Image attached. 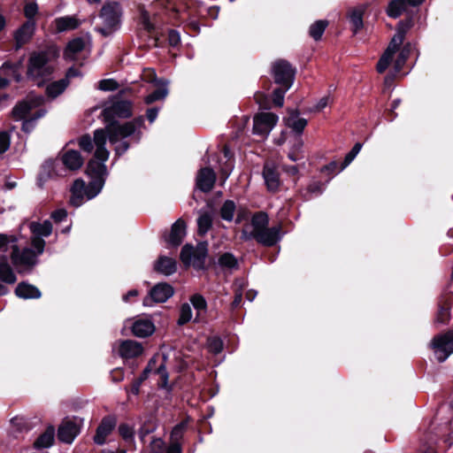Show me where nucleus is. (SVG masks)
Wrapping results in <instances>:
<instances>
[{
  "instance_id": "58836bf2",
  "label": "nucleus",
  "mask_w": 453,
  "mask_h": 453,
  "mask_svg": "<svg viewBox=\"0 0 453 453\" xmlns=\"http://www.w3.org/2000/svg\"><path fill=\"white\" fill-rule=\"evenodd\" d=\"M303 141L297 137L292 146L291 150L288 152V158L294 162L298 161L303 157Z\"/></svg>"
},
{
  "instance_id": "f8f14e48",
  "label": "nucleus",
  "mask_w": 453,
  "mask_h": 453,
  "mask_svg": "<svg viewBox=\"0 0 453 453\" xmlns=\"http://www.w3.org/2000/svg\"><path fill=\"white\" fill-rule=\"evenodd\" d=\"M121 15L120 6L116 2L106 3L101 11V18L104 21V27L97 30L104 35H109L119 23Z\"/></svg>"
},
{
  "instance_id": "7ed1b4c3",
  "label": "nucleus",
  "mask_w": 453,
  "mask_h": 453,
  "mask_svg": "<svg viewBox=\"0 0 453 453\" xmlns=\"http://www.w3.org/2000/svg\"><path fill=\"white\" fill-rule=\"evenodd\" d=\"M44 98L41 96L29 95L13 108V118L16 120H24L22 124L24 132H31L35 128V121L46 114V110L37 109L42 104Z\"/></svg>"
},
{
  "instance_id": "5fc2aeb1",
  "label": "nucleus",
  "mask_w": 453,
  "mask_h": 453,
  "mask_svg": "<svg viewBox=\"0 0 453 453\" xmlns=\"http://www.w3.org/2000/svg\"><path fill=\"white\" fill-rule=\"evenodd\" d=\"M38 7L35 3H30L26 4L24 12L25 16L27 18V20H34L35 15L37 13Z\"/></svg>"
},
{
  "instance_id": "bb28decb",
  "label": "nucleus",
  "mask_w": 453,
  "mask_h": 453,
  "mask_svg": "<svg viewBox=\"0 0 453 453\" xmlns=\"http://www.w3.org/2000/svg\"><path fill=\"white\" fill-rule=\"evenodd\" d=\"M85 45V41L81 37L71 40L65 50V58L72 61L76 60L77 55L84 50Z\"/></svg>"
},
{
  "instance_id": "473e14b6",
  "label": "nucleus",
  "mask_w": 453,
  "mask_h": 453,
  "mask_svg": "<svg viewBox=\"0 0 453 453\" xmlns=\"http://www.w3.org/2000/svg\"><path fill=\"white\" fill-rule=\"evenodd\" d=\"M67 85L68 81H66L65 79L52 82L47 86V95L51 98H55L65 89Z\"/></svg>"
},
{
  "instance_id": "20e7f679",
  "label": "nucleus",
  "mask_w": 453,
  "mask_h": 453,
  "mask_svg": "<svg viewBox=\"0 0 453 453\" xmlns=\"http://www.w3.org/2000/svg\"><path fill=\"white\" fill-rule=\"evenodd\" d=\"M403 38L404 31L399 29L377 64L379 73L385 72L392 62H394V68L396 73L402 70L410 54V50L406 47L399 50Z\"/></svg>"
},
{
  "instance_id": "c756f323",
  "label": "nucleus",
  "mask_w": 453,
  "mask_h": 453,
  "mask_svg": "<svg viewBox=\"0 0 453 453\" xmlns=\"http://www.w3.org/2000/svg\"><path fill=\"white\" fill-rule=\"evenodd\" d=\"M62 175L61 172L58 169V162L55 160H47L42 165V169L39 174V180H45L48 178H51L53 176H60Z\"/></svg>"
},
{
  "instance_id": "f704fd0d",
  "label": "nucleus",
  "mask_w": 453,
  "mask_h": 453,
  "mask_svg": "<svg viewBox=\"0 0 453 453\" xmlns=\"http://www.w3.org/2000/svg\"><path fill=\"white\" fill-rule=\"evenodd\" d=\"M363 7L353 9L349 12V19L351 25L353 26V31L355 34L357 33V31L363 27Z\"/></svg>"
},
{
  "instance_id": "f3484780",
  "label": "nucleus",
  "mask_w": 453,
  "mask_h": 453,
  "mask_svg": "<svg viewBox=\"0 0 453 453\" xmlns=\"http://www.w3.org/2000/svg\"><path fill=\"white\" fill-rule=\"evenodd\" d=\"M117 420L113 416L104 417L96 429L94 436V441L97 445H103L106 441V438L113 431L116 426Z\"/></svg>"
},
{
  "instance_id": "f03ea898",
  "label": "nucleus",
  "mask_w": 453,
  "mask_h": 453,
  "mask_svg": "<svg viewBox=\"0 0 453 453\" xmlns=\"http://www.w3.org/2000/svg\"><path fill=\"white\" fill-rule=\"evenodd\" d=\"M269 219L266 213L259 211L254 214L251 221L244 225L242 231L243 240L255 239L265 246H273L280 239V226L268 227Z\"/></svg>"
},
{
  "instance_id": "603ef678",
  "label": "nucleus",
  "mask_w": 453,
  "mask_h": 453,
  "mask_svg": "<svg viewBox=\"0 0 453 453\" xmlns=\"http://www.w3.org/2000/svg\"><path fill=\"white\" fill-rule=\"evenodd\" d=\"M80 147L87 152H91L93 150V142L89 135H83L79 140Z\"/></svg>"
},
{
  "instance_id": "de8ad7c7",
  "label": "nucleus",
  "mask_w": 453,
  "mask_h": 453,
  "mask_svg": "<svg viewBox=\"0 0 453 453\" xmlns=\"http://www.w3.org/2000/svg\"><path fill=\"white\" fill-rule=\"evenodd\" d=\"M288 89H286V87H282V88H276L274 89L273 91V103L275 105L279 106V107H281L283 105V103H284V96H285V93L288 91Z\"/></svg>"
},
{
  "instance_id": "6ab92c4d",
  "label": "nucleus",
  "mask_w": 453,
  "mask_h": 453,
  "mask_svg": "<svg viewBox=\"0 0 453 453\" xmlns=\"http://www.w3.org/2000/svg\"><path fill=\"white\" fill-rule=\"evenodd\" d=\"M215 180L216 175L214 171L209 167H205L199 171L196 177V185L200 190L209 192L212 189Z\"/></svg>"
},
{
  "instance_id": "c9c22d12",
  "label": "nucleus",
  "mask_w": 453,
  "mask_h": 453,
  "mask_svg": "<svg viewBox=\"0 0 453 453\" xmlns=\"http://www.w3.org/2000/svg\"><path fill=\"white\" fill-rule=\"evenodd\" d=\"M211 216L207 212L202 213L197 219L198 234L200 235H204L211 229Z\"/></svg>"
},
{
  "instance_id": "2eb2a0df",
  "label": "nucleus",
  "mask_w": 453,
  "mask_h": 453,
  "mask_svg": "<svg viewBox=\"0 0 453 453\" xmlns=\"http://www.w3.org/2000/svg\"><path fill=\"white\" fill-rule=\"evenodd\" d=\"M173 294V288L167 283H158L143 299V305L151 306L153 303H164Z\"/></svg>"
},
{
  "instance_id": "bf43d9fd",
  "label": "nucleus",
  "mask_w": 453,
  "mask_h": 453,
  "mask_svg": "<svg viewBox=\"0 0 453 453\" xmlns=\"http://www.w3.org/2000/svg\"><path fill=\"white\" fill-rule=\"evenodd\" d=\"M67 217V212L65 209H58L51 213V218L56 222H61Z\"/></svg>"
},
{
  "instance_id": "cd10ccee",
  "label": "nucleus",
  "mask_w": 453,
  "mask_h": 453,
  "mask_svg": "<svg viewBox=\"0 0 453 453\" xmlns=\"http://www.w3.org/2000/svg\"><path fill=\"white\" fill-rule=\"evenodd\" d=\"M176 269L175 260L168 257H160L155 264V270L164 275H171Z\"/></svg>"
},
{
  "instance_id": "2f4dec72",
  "label": "nucleus",
  "mask_w": 453,
  "mask_h": 453,
  "mask_svg": "<svg viewBox=\"0 0 453 453\" xmlns=\"http://www.w3.org/2000/svg\"><path fill=\"white\" fill-rule=\"evenodd\" d=\"M157 86L158 87V88L145 97L144 101L147 104H150L158 100H163L168 95V89L166 88V86H167L166 81L162 82Z\"/></svg>"
},
{
  "instance_id": "a19ab883",
  "label": "nucleus",
  "mask_w": 453,
  "mask_h": 453,
  "mask_svg": "<svg viewBox=\"0 0 453 453\" xmlns=\"http://www.w3.org/2000/svg\"><path fill=\"white\" fill-rule=\"evenodd\" d=\"M362 144L361 143H356L354 147L351 149V150L346 155L344 161L342 162V165L340 168V171H342L345 169L357 157V155L361 150Z\"/></svg>"
},
{
  "instance_id": "72a5a7b5",
  "label": "nucleus",
  "mask_w": 453,
  "mask_h": 453,
  "mask_svg": "<svg viewBox=\"0 0 453 453\" xmlns=\"http://www.w3.org/2000/svg\"><path fill=\"white\" fill-rule=\"evenodd\" d=\"M54 429L48 428L39 438L35 441V448H48L52 445L54 441Z\"/></svg>"
},
{
  "instance_id": "0e129e2a",
  "label": "nucleus",
  "mask_w": 453,
  "mask_h": 453,
  "mask_svg": "<svg viewBox=\"0 0 453 453\" xmlns=\"http://www.w3.org/2000/svg\"><path fill=\"white\" fill-rule=\"evenodd\" d=\"M157 372L160 375V377L164 380V383L165 384L168 380V373L166 372L165 365H161L157 370Z\"/></svg>"
},
{
  "instance_id": "393cba45",
  "label": "nucleus",
  "mask_w": 453,
  "mask_h": 453,
  "mask_svg": "<svg viewBox=\"0 0 453 453\" xmlns=\"http://www.w3.org/2000/svg\"><path fill=\"white\" fill-rule=\"evenodd\" d=\"M81 24V20L76 16L59 17L53 21L55 31L58 33L73 30L79 27Z\"/></svg>"
},
{
  "instance_id": "e2e57ef3",
  "label": "nucleus",
  "mask_w": 453,
  "mask_h": 453,
  "mask_svg": "<svg viewBox=\"0 0 453 453\" xmlns=\"http://www.w3.org/2000/svg\"><path fill=\"white\" fill-rule=\"evenodd\" d=\"M158 110L157 108H150L147 111V118L150 122H153L157 117Z\"/></svg>"
},
{
  "instance_id": "c85d7f7f",
  "label": "nucleus",
  "mask_w": 453,
  "mask_h": 453,
  "mask_svg": "<svg viewBox=\"0 0 453 453\" xmlns=\"http://www.w3.org/2000/svg\"><path fill=\"white\" fill-rule=\"evenodd\" d=\"M15 293L19 297L24 299L39 298L41 296V292L36 287L26 282L19 283L15 289Z\"/></svg>"
},
{
  "instance_id": "1a4fd4ad",
  "label": "nucleus",
  "mask_w": 453,
  "mask_h": 453,
  "mask_svg": "<svg viewBox=\"0 0 453 453\" xmlns=\"http://www.w3.org/2000/svg\"><path fill=\"white\" fill-rule=\"evenodd\" d=\"M15 235L0 234V252H6L9 243L17 244ZM0 280L6 284H14L17 280L16 274L8 262L6 255H0Z\"/></svg>"
},
{
  "instance_id": "a878e982",
  "label": "nucleus",
  "mask_w": 453,
  "mask_h": 453,
  "mask_svg": "<svg viewBox=\"0 0 453 453\" xmlns=\"http://www.w3.org/2000/svg\"><path fill=\"white\" fill-rule=\"evenodd\" d=\"M263 175L266 187L271 191H275L280 186L279 173L275 167L266 164L264 167Z\"/></svg>"
},
{
  "instance_id": "09e8293b",
  "label": "nucleus",
  "mask_w": 453,
  "mask_h": 453,
  "mask_svg": "<svg viewBox=\"0 0 453 453\" xmlns=\"http://www.w3.org/2000/svg\"><path fill=\"white\" fill-rule=\"evenodd\" d=\"M142 79L147 82H152L155 85H159L160 83L165 82L164 81L157 80L155 71L150 68L143 71Z\"/></svg>"
},
{
  "instance_id": "c03bdc74",
  "label": "nucleus",
  "mask_w": 453,
  "mask_h": 453,
  "mask_svg": "<svg viewBox=\"0 0 453 453\" xmlns=\"http://www.w3.org/2000/svg\"><path fill=\"white\" fill-rule=\"evenodd\" d=\"M190 302L193 304L194 308L198 311H203L206 309L207 303L203 296L201 295L196 294L190 298Z\"/></svg>"
},
{
  "instance_id": "69168bd1",
  "label": "nucleus",
  "mask_w": 453,
  "mask_h": 453,
  "mask_svg": "<svg viewBox=\"0 0 453 453\" xmlns=\"http://www.w3.org/2000/svg\"><path fill=\"white\" fill-rule=\"evenodd\" d=\"M167 453H180V447L178 442H172L167 449Z\"/></svg>"
},
{
  "instance_id": "f257e3e1",
  "label": "nucleus",
  "mask_w": 453,
  "mask_h": 453,
  "mask_svg": "<svg viewBox=\"0 0 453 453\" xmlns=\"http://www.w3.org/2000/svg\"><path fill=\"white\" fill-rule=\"evenodd\" d=\"M29 229L34 234L31 240L32 246L30 248L19 249L18 244L12 245L11 260L19 273L23 269H31L36 264V257L42 254L45 247V241L42 237H48L52 233V224L50 220L42 223L31 222Z\"/></svg>"
},
{
  "instance_id": "412c9836",
  "label": "nucleus",
  "mask_w": 453,
  "mask_h": 453,
  "mask_svg": "<svg viewBox=\"0 0 453 453\" xmlns=\"http://www.w3.org/2000/svg\"><path fill=\"white\" fill-rule=\"evenodd\" d=\"M186 235V224L181 219L176 220L171 228L170 234L165 238L166 242L173 247H178Z\"/></svg>"
},
{
  "instance_id": "8fccbe9b",
  "label": "nucleus",
  "mask_w": 453,
  "mask_h": 453,
  "mask_svg": "<svg viewBox=\"0 0 453 453\" xmlns=\"http://www.w3.org/2000/svg\"><path fill=\"white\" fill-rule=\"evenodd\" d=\"M119 432L124 440H130L134 436V430L127 424H121L119 426Z\"/></svg>"
},
{
  "instance_id": "338daca9",
  "label": "nucleus",
  "mask_w": 453,
  "mask_h": 453,
  "mask_svg": "<svg viewBox=\"0 0 453 453\" xmlns=\"http://www.w3.org/2000/svg\"><path fill=\"white\" fill-rule=\"evenodd\" d=\"M78 75H80V72H79L77 69H75V68H70V69L67 71L65 80L67 81L69 78L75 77V76H78Z\"/></svg>"
},
{
  "instance_id": "4d7b16f0",
  "label": "nucleus",
  "mask_w": 453,
  "mask_h": 453,
  "mask_svg": "<svg viewBox=\"0 0 453 453\" xmlns=\"http://www.w3.org/2000/svg\"><path fill=\"white\" fill-rule=\"evenodd\" d=\"M10 146V137L7 133H0V154L5 152Z\"/></svg>"
},
{
  "instance_id": "79ce46f5",
  "label": "nucleus",
  "mask_w": 453,
  "mask_h": 453,
  "mask_svg": "<svg viewBox=\"0 0 453 453\" xmlns=\"http://www.w3.org/2000/svg\"><path fill=\"white\" fill-rule=\"evenodd\" d=\"M192 319V310L188 303H184L180 307V318L178 323L180 325H184L190 321Z\"/></svg>"
},
{
  "instance_id": "4468645a",
  "label": "nucleus",
  "mask_w": 453,
  "mask_h": 453,
  "mask_svg": "<svg viewBox=\"0 0 453 453\" xmlns=\"http://www.w3.org/2000/svg\"><path fill=\"white\" fill-rule=\"evenodd\" d=\"M278 116L272 112H261L254 117L253 132L266 137L278 122Z\"/></svg>"
},
{
  "instance_id": "a18cd8bd",
  "label": "nucleus",
  "mask_w": 453,
  "mask_h": 453,
  "mask_svg": "<svg viewBox=\"0 0 453 453\" xmlns=\"http://www.w3.org/2000/svg\"><path fill=\"white\" fill-rule=\"evenodd\" d=\"M119 87L116 81L113 79L102 80L98 82L97 88L103 91H113Z\"/></svg>"
},
{
  "instance_id": "9b49d317",
  "label": "nucleus",
  "mask_w": 453,
  "mask_h": 453,
  "mask_svg": "<svg viewBox=\"0 0 453 453\" xmlns=\"http://www.w3.org/2000/svg\"><path fill=\"white\" fill-rule=\"evenodd\" d=\"M436 359L444 362L453 353V329L434 337L431 342Z\"/></svg>"
},
{
  "instance_id": "7c9ffc66",
  "label": "nucleus",
  "mask_w": 453,
  "mask_h": 453,
  "mask_svg": "<svg viewBox=\"0 0 453 453\" xmlns=\"http://www.w3.org/2000/svg\"><path fill=\"white\" fill-rule=\"evenodd\" d=\"M408 3L406 0H392L387 8V13L390 18L396 19L406 11Z\"/></svg>"
},
{
  "instance_id": "052dcab7",
  "label": "nucleus",
  "mask_w": 453,
  "mask_h": 453,
  "mask_svg": "<svg viewBox=\"0 0 453 453\" xmlns=\"http://www.w3.org/2000/svg\"><path fill=\"white\" fill-rule=\"evenodd\" d=\"M329 102H330V97L328 96L320 98V100L318 102V104L315 106L316 111L323 110L325 107H326L328 105Z\"/></svg>"
},
{
  "instance_id": "6e6d98bb",
  "label": "nucleus",
  "mask_w": 453,
  "mask_h": 453,
  "mask_svg": "<svg viewBox=\"0 0 453 453\" xmlns=\"http://www.w3.org/2000/svg\"><path fill=\"white\" fill-rule=\"evenodd\" d=\"M156 429V426L153 423L151 422H148V423H145L140 429L139 431V436H140V439L143 441L145 437L152 433L154 430Z\"/></svg>"
},
{
  "instance_id": "49530a36",
  "label": "nucleus",
  "mask_w": 453,
  "mask_h": 453,
  "mask_svg": "<svg viewBox=\"0 0 453 453\" xmlns=\"http://www.w3.org/2000/svg\"><path fill=\"white\" fill-rule=\"evenodd\" d=\"M222 341L218 337H212L208 340V349L211 352L218 354L222 350Z\"/></svg>"
},
{
  "instance_id": "aec40b11",
  "label": "nucleus",
  "mask_w": 453,
  "mask_h": 453,
  "mask_svg": "<svg viewBox=\"0 0 453 453\" xmlns=\"http://www.w3.org/2000/svg\"><path fill=\"white\" fill-rule=\"evenodd\" d=\"M35 30V21L27 20L19 28L14 35L16 49H19L24 44L29 42Z\"/></svg>"
},
{
  "instance_id": "3c124183",
  "label": "nucleus",
  "mask_w": 453,
  "mask_h": 453,
  "mask_svg": "<svg viewBox=\"0 0 453 453\" xmlns=\"http://www.w3.org/2000/svg\"><path fill=\"white\" fill-rule=\"evenodd\" d=\"M165 442L160 438H155L150 442V453H163Z\"/></svg>"
},
{
  "instance_id": "9d476101",
  "label": "nucleus",
  "mask_w": 453,
  "mask_h": 453,
  "mask_svg": "<svg viewBox=\"0 0 453 453\" xmlns=\"http://www.w3.org/2000/svg\"><path fill=\"white\" fill-rule=\"evenodd\" d=\"M207 256V244L200 242L196 247L186 244L180 252V259L186 265H193L201 268L203 265L204 259Z\"/></svg>"
},
{
  "instance_id": "680f3d73",
  "label": "nucleus",
  "mask_w": 453,
  "mask_h": 453,
  "mask_svg": "<svg viewBox=\"0 0 453 453\" xmlns=\"http://www.w3.org/2000/svg\"><path fill=\"white\" fill-rule=\"evenodd\" d=\"M128 147H129V145L127 142H122L116 146V148H115L116 153L118 155H121L127 151Z\"/></svg>"
},
{
  "instance_id": "423d86ee",
  "label": "nucleus",
  "mask_w": 453,
  "mask_h": 453,
  "mask_svg": "<svg viewBox=\"0 0 453 453\" xmlns=\"http://www.w3.org/2000/svg\"><path fill=\"white\" fill-rule=\"evenodd\" d=\"M53 67L49 62L46 52L31 54L27 67V76L40 86L52 73Z\"/></svg>"
},
{
  "instance_id": "b1692460",
  "label": "nucleus",
  "mask_w": 453,
  "mask_h": 453,
  "mask_svg": "<svg viewBox=\"0 0 453 453\" xmlns=\"http://www.w3.org/2000/svg\"><path fill=\"white\" fill-rule=\"evenodd\" d=\"M154 331L155 326L150 319H138L132 325V332L137 337H147Z\"/></svg>"
},
{
  "instance_id": "4be33fe9",
  "label": "nucleus",
  "mask_w": 453,
  "mask_h": 453,
  "mask_svg": "<svg viewBox=\"0 0 453 453\" xmlns=\"http://www.w3.org/2000/svg\"><path fill=\"white\" fill-rule=\"evenodd\" d=\"M142 344L132 340L121 342L119 348V353L123 358L137 357L142 353Z\"/></svg>"
},
{
  "instance_id": "774afa93",
  "label": "nucleus",
  "mask_w": 453,
  "mask_h": 453,
  "mask_svg": "<svg viewBox=\"0 0 453 453\" xmlns=\"http://www.w3.org/2000/svg\"><path fill=\"white\" fill-rule=\"evenodd\" d=\"M138 295V292L137 290L135 289H133V290H130L128 291L124 296H123V300L125 302H127L129 300L130 297L132 296H136Z\"/></svg>"
},
{
  "instance_id": "13d9d810",
  "label": "nucleus",
  "mask_w": 453,
  "mask_h": 453,
  "mask_svg": "<svg viewBox=\"0 0 453 453\" xmlns=\"http://www.w3.org/2000/svg\"><path fill=\"white\" fill-rule=\"evenodd\" d=\"M180 42V34L175 30H170L168 33V42L171 46L175 47Z\"/></svg>"
},
{
  "instance_id": "ddd939ff",
  "label": "nucleus",
  "mask_w": 453,
  "mask_h": 453,
  "mask_svg": "<svg viewBox=\"0 0 453 453\" xmlns=\"http://www.w3.org/2000/svg\"><path fill=\"white\" fill-rule=\"evenodd\" d=\"M272 73L275 83L289 89L295 78V70L285 60L275 61L272 66Z\"/></svg>"
},
{
  "instance_id": "0eeeda50",
  "label": "nucleus",
  "mask_w": 453,
  "mask_h": 453,
  "mask_svg": "<svg viewBox=\"0 0 453 453\" xmlns=\"http://www.w3.org/2000/svg\"><path fill=\"white\" fill-rule=\"evenodd\" d=\"M103 186V180H93L88 186H86L83 180H76L71 188L70 203L76 207L80 206L85 197L87 199L94 198L101 191Z\"/></svg>"
},
{
  "instance_id": "ea45409f",
  "label": "nucleus",
  "mask_w": 453,
  "mask_h": 453,
  "mask_svg": "<svg viewBox=\"0 0 453 453\" xmlns=\"http://www.w3.org/2000/svg\"><path fill=\"white\" fill-rule=\"evenodd\" d=\"M235 204L231 200H226L220 210L221 218L225 220L231 221L234 218Z\"/></svg>"
},
{
  "instance_id": "4c0bfd02",
  "label": "nucleus",
  "mask_w": 453,
  "mask_h": 453,
  "mask_svg": "<svg viewBox=\"0 0 453 453\" xmlns=\"http://www.w3.org/2000/svg\"><path fill=\"white\" fill-rule=\"evenodd\" d=\"M287 124L295 132L300 134L307 125V120L303 118H298L297 116H290L287 119Z\"/></svg>"
},
{
  "instance_id": "6e6552de",
  "label": "nucleus",
  "mask_w": 453,
  "mask_h": 453,
  "mask_svg": "<svg viewBox=\"0 0 453 453\" xmlns=\"http://www.w3.org/2000/svg\"><path fill=\"white\" fill-rule=\"evenodd\" d=\"M143 123V119L138 118L133 121L126 122L122 125L118 122H111L108 124L104 129L106 134V139L109 138L111 143L114 144L122 139H125L132 134H134L136 131L141 127Z\"/></svg>"
},
{
  "instance_id": "39448f33",
  "label": "nucleus",
  "mask_w": 453,
  "mask_h": 453,
  "mask_svg": "<svg viewBox=\"0 0 453 453\" xmlns=\"http://www.w3.org/2000/svg\"><path fill=\"white\" fill-rule=\"evenodd\" d=\"M94 143L96 151L94 158L89 160L87 167V173L90 175L93 180H103L106 175V166L104 162L109 158V151L105 148L106 145V134L102 129H96L94 132Z\"/></svg>"
},
{
  "instance_id": "5701e85b",
  "label": "nucleus",
  "mask_w": 453,
  "mask_h": 453,
  "mask_svg": "<svg viewBox=\"0 0 453 453\" xmlns=\"http://www.w3.org/2000/svg\"><path fill=\"white\" fill-rule=\"evenodd\" d=\"M61 162L70 171H76L83 165V158L79 151L68 150L61 155Z\"/></svg>"
},
{
  "instance_id": "dca6fc26",
  "label": "nucleus",
  "mask_w": 453,
  "mask_h": 453,
  "mask_svg": "<svg viewBox=\"0 0 453 453\" xmlns=\"http://www.w3.org/2000/svg\"><path fill=\"white\" fill-rule=\"evenodd\" d=\"M132 114V104L129 101H117L103 111L104 119L110 121L113 118H128Z\"/></svg>"
},
{
  "instance_id": "a211bd4d",
  "label": "nucleus",
  "mask_w": 453,
  "mask_h": 453,
  "mask_svg": "<svg viewBox=\"0 0 453 453\" xmlns=\"http://www.w3.org/2000/svg\"><path fill=\"white\" fill-rule=\"evenodd\" d=\"M80 433V426L72 420H65L58 428V438L65 443H72Z\"/></svg>"
},
{
  "instance_id": "e433bc0d",
  "label": "nucleus",
  "mask_w": 453,
  "mask_h": 453,
  "mask_svg": "<svg viewBox=\"0 0 453 453\" xmlns=\"http://www.w3.org/2000/svg\"><path fill=\"white\" fill-rule=\"evenodd\" d=\"M328 22L326 20H318L310 27V35L316 41L319 40L326 28Z\"/></svg>"
},
{
  "instance_id": "37998d69",
  "label": "nucleus",
  "mask_w": 453,
  "mask_h": 453,
  "mask_svg": "<svg viewBox=\"0 0 453 453\" xmlns=\"http://www.w3.org/2000/svg\"><path fill=\"white\" fill-rule=\"evenodd\" d=\"M219 263L221 266L226 267L229 269H233V268L236 267V265H237L236 258L230 253L223 254L219 257Z\"/></svg>"
},
{
  "instance_id": "864d4df0",
  "label": "nucleus",
  "mask_w": 453,
  "mask_h": 453,
  "mask_svg": "<svg viewBox=\"0 0 453 453\" xmlns=\"http://www.w3.org/2000/svg\"><path fill=\"white\" fill-rule=\"evenodd\" d=\"M184 428L185 425L183 423H180L173 427L171 433V439L173 442H178V441L182 437Z\"/></svg>"
}]
</instances>
